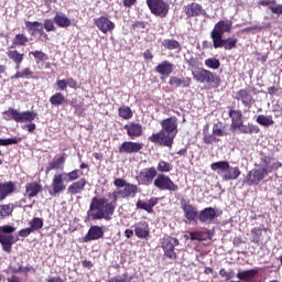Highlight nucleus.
Returning <instances> with one entry per match:
<instances>
[{
	"instance_id": "48",
	"label": "nucleus",
	"mask_w": 282,
	"mask_h": 282,
	"mask_svg": "<svg viewBox=\"0 0 282 282\" xmlns=\"http://www.w3.org/2000/svg\"><path fill=\"white\" fill-rule=\"evenodd\" d=\"M118 113L123 120H131V118H133V111H131V108L128 106L120 107Z\"/></svg>"
},
{
	"instance_id": "61",
	"label": "nucleus",
	"mask_w": 282,
	"mask_h": 282,
	"mask_svg": "<svg viewBox=\"0 0 282 282\" xmlns=\"http://www.w3.org/2000/svg\"><path fill=\"white\" fill-rule=\"evenodd\" d=\"M180 86L184 87V88H188L191 87V85H193V78L191 77H184V78H180Z\"/></svg>"
},
{
	"instance_id": "43",
	"label": "nucleus",
	"mask_w": 282,
	"mask_h": 282,
	"mask_svg": "<svg viewBox=\"0 0 282 282\" xmlns=\"http://www.w3.org/2000/svg\"><path fill=\"white\" fill-rule=\"evenodd\" d=\"M30 43V39L24 33H18L15 34L13 39V45L18 47H25Z\"/></svg>"
},
{
	"instance_id": "59",
	"label": "nucleus",
	"mask_w": 282,
	"mask_h": 282,
	"mask_svg": "<svg viewBox=\"0 0 282 282\" xmlns=\"http://www.w3.org/2000/svg\"><path fill=\"white\" fill-rule=\"evenodd\" d=\"M55 85L59 91L67 90V79H57Z\"/></svg>"
},
{
	"instance_id": "50",
	"label": "nucleus",
	"mask_w": 282,
	"mask_h": 282,
	"mask_svg": "<svg viewBox=\"0 0 282 282\" xmlns=\"http://www.w3.org/2000/svg\"><path fill=\"white\" fill-rule=\"evenodd\" d=\"M84 173L83 171L75 169L68 173H66V176L68 177V182H76V180H79L83 177Z\"/></svg>"
},
{
	"instance_id": "62",
	"label": "nucleus",
	"mask_w": 282,
	"mask_h": 282,
	"mask_svg": "<svg viewBox=\"0 0 282 282\" xmlns=\"http://www.w3.org/2000/svg\"><path fill=\"white\" fill-rule=\"evenodd\" d=\"M70 107L75 109V116H83L85 113V108L83 107V105L70 104Z\"/></svg>"
},
{
	"instance_id": "10",
	"label": "nucleus",
	"mask_w": 282,
	"mask_h": 282,
	"mask_svg": "<svg viewBox=\"0 0 282 282\" xmlns=\"http://www.w3.org/2000/svg\"><path fill=\"white\" fill-rule=\"evenodd\" d=\"M155 177H158V170L151 166L141 170L137 176V181L141 186H151L155 182Z\"/></svg>"
},
{
	"instance_id": "31",
	"label": "nucleus",
	"mask_w": 282,
	"mask_h": 282,
	"mask_svg": "<svg viewBox=\"0 0 282 282\" xmlns=\"http://www.w3.org/2000/svg\"><path fill=\"white\" fill-rule=\"evenodd\" d=\"M134 235L139 239H147L151 235V229L149 228V223L140 221L134 224Z\"/></svg>"
},
{
	"instance_id": "18",
	"label": "nucleus",
	"mask_w": 282,
	"mask_h": 282,
	"mask_svg": "<svg viewBox=\"0 0 282 282\" xmlns=\"http://www.w3.org/2000/svg\"><path fill=\"white\" fill-rule=\"evenodd\" d=\"M141 149H144V143L124 141L119 145V153H140Z\"/></svg>"
},
{
	"instance_id": "54",
	"label": "nucleus",
	"mask_w": 282,
	"mask_h": 282,
	"mask_svg": "<svg viewBox=\"0 0 282 282\" xmlns=\"http://www.w3.org/2000/svg\"><path fill=\"white\" fill-rule=\"evenodd\" d=\"M219 275L221 279H226V281H230V279H235V270L226 271V269L219 270Z\"/></svg>"
},
{
	"instance_id": "9",
	"label": "nucleus",
	"mask_w": 282,
	"mask_h": 282,
	"mask_svg": "<svg viewBox=\"0 0 282 282\" xmlns=\"http://www.w3.org/2000/svg\"><path fill=\"white\" fill-rule=\"evenodd\" d=\"M267 175H268L267 167L253 169L249 171V173L243 180V183L247 184L248 186H259V183L263 182Z\"/></svg>"
},
{
	"instance_id": "34",
	"label": "nucleus",
	"mask_w": 282,
	"mask_h": 282,
	"mask_svg": "<svg viewBox=\"0 0 282 282\" xmlns=\"http://www.w3.org/2000/svg\"><path fill=\"white\" fill-rule=\"evenodd\" d=\"M259 274V269H249L246 271H239L236 276L239 281L252 282L254 278Z\"/></svg>"
},
{
	"instance_id": "57",
	"label": "nucleus",
	"mask_w": 282,
	"mask_h": 282,
	"mask_svg": "<svg viewBox=\"0 0 282 282\" xmlns=\"http://www.w3.org/2000/svg\"><path fill=\"white\" fill-rule=\"evenodd\" d=\"M43 26H44V30H46V32H56V26L54 25V21H52L51 19H45Z\"/></svg>"
},
{
	"instance_id": "2",
	"label": "nucleus",
	"mask_w": 282,
	"mask_h": 282,
	"mask_svg": "<svg viewBox=\"0 0 282 282\" xmlns=\"http://www.w3.org/2000/svg\"><path fill=\"white\" fill-rule=\"evenodd\" d=\"M3 120L7 121L13 120V122H18L20 124L30 122L23 127V129L29 131V133H34V131H36V123H34V120L39 117V113L34 111L26 110L21 112L18 109L9 108L3 111Z\"/></svg>"
},
{
	"instance_id": "42",
	"label": "nucleus",
	"mask_w": 282,
	"mask_h": 282,
	"mask_svg": "<svg viewBox=\"0 0 282 282\" xmlns=\"http://www.w3.org/2000/svg\"><path fill=\"white\" fill-rule=\"evenodd\" d=\"M29 56H33L36 65H39V63H45V61H48L50 59V56H47V54H45V52L43 51H31L29 53Z\"/></svg>"
},
{
	"instance_id": "7",
	"label": "nucleus",
	"mask_w": 282,
	"mask_h": 282,
	"mask_svg": "<svg viewBox=\"0 0 282 282\" xmlns=\"http://www.w3.org/2000/svg\"><path fill=\"white\" fill-rule=\"evenodd\" d=\"M153 186L158 188V191H169L170 193H176L180 191V186L171 180V177L166 174H156L154 178Z\"/></svg>"
},
{
	"instance_id": "38",
	"label": "nucleus",
	"mask_w": 282,
	"mask_h": 282,
	"mask_svg": "<svg viewBox=\"0 0 282 282\" xmlns=\"http://www.w3.org/2000/svg\"><path fill=\"white\" fill-rule=\"evenodd\" d=\"M48 101L53 107H63L67 102V98L63 93H55L50 97Z\"/></svg>"
},
{
	"instance_id": "58",
	"label": "nucleus",
	"mask_w": 282,
	"mask_h": 282,
	"mask_svg": "<svg viewBox=\"0 0 282 282\" xmlns=\"http://www.w3.org/2000/svg\"><path fill=\"white\" fill-rule=\"evenodd\" d=\"M213 133L216 138H224V135H227L224 129H221L217 123L213 126Z\"/></svg>"
},
{
	"instance_id": "27",
	"label": "nucleus",
	"mask_w": 282,
	"mask_h": 282,
	"mask_svg": "<svg viewBox=\"0 0 282 282\" xmlns=\"http://www.w3.org/2000/svg\"><path fill=\"white\" fill-rule=\"evenodd\" d=\"M158 202H160V198L158 197H151L149 200L144 202L142 199H139L135 204L138 210H145V213H153V208L158 206Z\"/></svg>"
},
{
	"instance_id": "45",
	"label": "nucleus",
	"mask_w": 282,
	"mask_h": 282,
	"mask_svg": "<svg viewBox=\"0 0 282 282\" xmlns=\"http://www.w3.org/2000/svg\"><path fill=\"white\" fill-rule=\"evenodd\" d=\"M262 239H263V229L259 227H254L253 229H251V243H256L257 246H259Z\"/></svg>"
},
{
	"instance_id": "24",
	"label": "nucleus",
	"mask_w": 282,
	"mask_h": 282,
	"mask_svg": "<svg viewBox=\"0 0 282 282\" xmlns=\"http://www.w3.org/2000/svg\"><path fill=\"white\" fill-rule=\"evenodd\" d=\"M42 191H43V185H41V183L36 181L26 183L24 197H28V199H32L33 197H36L39 193H41Z\"/></svg>"
},
{
	"instance_id": "26",
	"label": "nucleus",
	"mask_w": 282,
	"mask_h": 282,
	"mask_svg": "<svg viewBox=\"0 0 282 282\" xmlns=\"http://www.w3.org/2000/svg\"><path fill=\"white\" fill-rule=\"evenodd\" d=\"M156 74H160V76H164L165 78H169L173 74V70L175 69L173 63L169 61H163L159 65L155 66Z\"/></svg>"
},
{
	"instance_id": "13",
	"label": "nucleus",
	"mask_w": 282,
	"mask_h": 282,
	"mask_svg": "<svg viewBox=\"0 0 282 282\" xmlns=\"http://www.w3.org/2000/svg\"><path fill=\"white\" fill-rule=\"evenodd\" d=\"M232 32L231 20H220L212 30L209 36H224V34H230Z\"/></svg>"
},
{
	"instance_id": "6",
	"label": "nucleus",
	"mask_w": 282,
	"mask_h": 282,
	"mask_svg": "<svg viewBox=\"0 0 282 282\" xmlns=\"http://www.w3.org/2000/svg\"><path fill=\"white\" fill-rule=\"evenodd\" d=\"M147 6L154 17H160V19H166L171 6L164 0H147Z\"/></svg>"
},
{
	"instance_id": "17",
	"label": "nucleus",
	"mask_w": 282,
	"mask_h": 282,
	"mask_svg": "<svg viewBox=\"0 0 282 282\" xmlns=\"http://www.w3.org/2000/svg\"><path fill=\"white\" fill-rule=\"evenodd\" d=\"M219 217V212L213 207H206L198 213L200 224H212Z\"/></svg>"
},
{
	"instance_id": "3",
	"label": "nucleus",
	"mask_w": 282,
	"mask_h": 282,
	"mask_svg": "<svg viewBox=\"0 0 282 282\" xmlns=\"http://www.w3.org/2000/svg\"><path fill=\"white\" fill-rule=\"evenodd\" d=\"M192 76L196 83H200L203 85H210L213 89H218L221 85V77L219 75L206 69L198 68L192 72Z\"/></svg>"
},
{
	"instance_id": "63",
	"label": "nucleus",
	"mask_w": 282,
	"mask_h": 282,
	"mask_svg": "<svg viewBox=\"0 0 282 282\" xmlns=\"http://www.w3.org/2000/svg\"><path fill=\"white\" fill-rule=\"evenodd\" d=\"M66 85L67 87H69L70 89H78V87H80L78 85V82H76V79H74V77H69L66 79Z\"/></svg>"
},
{
	"instance_id": "37",
	"label": "nucleus",
	"mask_w": 282,
	"mask_h": 282,
	"mask_svg": "<svg viewBox=\"0 0 282 282\" xmlns=\"http://www.w3.org/2000/svg\"><path fill=\"white\" fill-rule=\"evenodd\" d=\"M239 175H241V170H239L238 166L231 167L229 164V169L223 174V180H225V182H230L232 180H238Z\"/></svg>"
},
{
	"instance_id": "33",
	"label": "nucleus",
	"mask_w": 282,
	"mask_h": 282,
	"mask_svg": "<svg viewBox=\"0 0 282 282\" xmlns=\"http://www.w3.org/2000/svg\"><path fill=\"white\" fill-rule=\"evenodd\" d=\"M65 155H61L57 159H53L51 162H48L45 173H50L51 171H63L65 169Z\"/></svg>"
},
{
	"instance_id": "39",
	"label": "nucleus",
	"mask_w": 282,
	"mask_h": 282,
	"mask_svg": "<svg viewBox=\"0 0 282 282\" xmlns=\"http://www.w3.org/2000/svg\"><path fill=\"white\" fill-rule=\"evenodd\" d=\"M229 162L228 161H218L210 164L212 171H215L218 173V175H225L226 171L229 169Z\"/></svg>"
},
{
	"instance_id": "56",
	"label": "nucleus",
	"mask_w": 282,
	"mask_h": 282,
	"mask_svg": "<svg viewBox=\"0 0 282 282\" xmlns=\"http://www.w3.org/2000/svg\"><path fill=\"white\" fill-rule=\"evenodd\" d=\"M269 10L272 14H276V17H282V4L273 3L269 7Z\"/></svg>"
},
{
	"instance_id": "35",
	"label": "nucleus",
	"mask_w": 282,
	"mask_h": 282,
	"mask_svg": "<svg viewBox=\"0 0 282 282\" xmlns=\"http://www.w3.org/2000/svg\"><path fill=\"white\" fill-rule=\"evenodd\" d=\"M53 21L57 25V28L67 29L72 26V20L67 18V15L63 12H57L53 18Z\"/></svg>"
},
{
	"instance_id": "15",
	"label": "nucleus",
	"mask_w": 282,
	"mask_h": 282,
	"mask_svg": "<svg viewBox=\"0 0 282 282\" xmlns=\"http://www.w3.org/2000/svg\"><path fill=\"white\" fill-rule=\"evenodd\" d=\"M95 25L102 34H109V32L116 30V23L111 22V20L105 15L95 19Z\"/></svg>"
},
{
	"instance_id": "1",
	"label": "nucleus",
	"mask_w": 282,
	"mask_h": 282,
	"mask_svg": "<svg viewBox=\"0 0 282 282\" xmlns=\"http://www.w3.org/2000/svg\"><path fill=\"white\" fill-rule=\"evenodd\" d=\"M138 195V185L128 183L121 189H115L108 193V198L94 196L87 212L88 219L93 221H98L105 219L106 221H111L113 213L118 207V199H131ZM110 200V202H109Z\"/></svg>"
},
{
	"instance_id": "25",
	"label": "nucleus",
	"mask_w": 282,
	"mask_h": 282,
	"mask_svg": "<svg viewBox=\"0 0 282 282\" xmlns=\"http://www.w3.org/2000/svg\"><path fill=\"white\" fill-rule=\"evenodd\" d=\"M14 191H17V183L12 181L0 183V202L12 195Z\"/></svg>"
},
{
	"instance_id": "22",
	"label": "nucleus",
	"mask_w": 282,
	"mask_h": 282,
	"mask_svg": "<svg viewBox=\"0 0 282 282\" xmlns=\"http://www.w3.org/2000/svg\"><path fill=\"white\" fill-rule=\"evenodd\" d=\"M236 131H238V133L242 134V135H254L257 133H260L261 128H259V126L252 123V122H248V123H243V121L236 128Z\"/></svg>"
},
{
	"instance_id": "4",
	"label": "nucleus",
	"mask_w": 282,
	"mask_h": 282,
	"mask_svg": "<svg viewBox=\"0 0 282 282\" xmlns=\"http://www.w3.org/2000/svg\"><path fill=\"white\" fill-rule=\"evenodd\" d=\"M15 231L17 227L14 226H0V245L3 252H7V254H10L12 252V246H14L15 241H19V239L14 238V236L12 235Z\"/></svg>"
},
{
	"instance_id": "32",
	"label": "nucleus",
	"mask_w": 282,
	"mask_h": 282,
	"mask_svg": "<svg viewBox=\"0 0 282 282\" xmlns=\"http://www.w3.org/2000/svg\"><path fill=\"white\" fill-rule=\"evenodd\" d=\"M228 116L231 119V131H237L239 124L243 122V112L241 110L230 109Z\"/></svg>"
},
{
	"instance_id": "14",
	"label": "nucleus",
	"mask_w": 282,
	"mask_h": 282,
	"mask_svg": "<svg viewBox=\"0 0 282 282\" xmlns=\"http://www.w3.org/2000/svg\"><path fill=\"white\" fill-rule=\"evenodd\" d=\"M63 173L55 174L52 180L51 188L48 191L50 195L52 197H56V195H61V193H64L65 188H67V185H65V181L63 180Z\"/></svg>"
},
{
	"instance_id": "5",
	"label": "nucleus",
	"mask_w": 282,
	"mask_h": 282,
	"mask_svg": "<svg viewBox=\"0 0 282 282\" xmlns=\"http://www.w3.org/2000/svg\"><path fill=\"white\" fill-rule=\"evenodd\" d=\"M149 142L152 144H158L159 147H166L167 149H173V142H175V134L160 130L159 132L152 133L148 138Z\"/></svg>"
},
{
	"instance_id": "41",
	"label": "nucleus",
	"mask_w": 282,
	"mask_h": 282,
	"mask_svg": "<svg viewBox=\"0 0 282 282\" xmlns=\"http://www.w3.org/2000/svg\"><path fill=\"white\" fill-rule=\"evenodd\" d=\"M161 45L165 48V50H182V44H180V42L177 40H173V39H165L162 41Z\"/></svg>"
},
{
	"instance_id": "49",
	"label": "nucleus",
	"mask_w": 282,
	"mask_h": 282,
	"mask_svg": "<svg viewBox=\"0 0 282 282\" xmlns=\"http://www.w3.org/2000/svg\"><path fill=\"white\" fill-rule=\"evenodd\" d=\"M30 228L31 230H33V232H36V230H41V228H43V218L34 217L30 221Z\"/></svg>"
},
{
	"instance_id": "30",
	"label": "nucleus",
	"mask_w": 282,
	"mask_h": 282,
	"mask_svg": "<svg viewBox=\"0 0 282 282\" xmlns=\"http://www.w3.org/2000/svg\"><path fill=\"white\" fill-rule=\"evenodd\" d=\"M7 56L9 61H12V63H14L15 69H21V65L25 58V54L20 53L19 51L12 50V47H10L7 51Z\"/></svg>"
},
{
	"instance_id": "51",
	"label": "nucleus",
	"mask_w": 282,
	"mask_h": 282,
	"mask_svg": "<svg viewBox=\"0 0 282 282\" xmlns=\"http://www.w3.org/2000/svg\"><path fill=\"white\" fill-rule=\"evenodd\" d=\"M205 65L209 69H219V67L221 66V63L219 62V59L212 57V58L205 59Z\"/></svg>"
},
{
	"instance_id": "46",
	"label": "nucleus",
	"mask_w": 282,
	"mask_h": 282,
	"mask_svg": "<svg viewBox=\"0 0 282 282\" xmlns=\"http://www.w3.org/2000/svg\"><path fill=\"white\" fill-rule=\"evenodd\" d=\"M12 213H14L13 204L0 205V219H6V217L12 216Z\"/></svg>"
},
{
	"instance_id": "28",
	"label": "nucleus",
	"mask_w": 282,
	"mask_h": 282,
	"mask_svg": "<svg viewBox=\"0 0 282 282\" xmlns=\"http://www.w3.org/2000/svg\"><path fill=\"white\" fill-rule=\"evenodd\" d=\"M85 186H87V178L82 177L80 180L73 182L67 187V193L68 195H80V193L85 191Z\"/></svg>"
},
{
	"instance_id": "44",
	"label": "nucleus",
	"mask_w": 282,
	"mask_h": 282,
	"mask_svg": "<svg viewBox=\"0 0 282 282\" xmlns=\"http://www.w3.org/2000/svg\"><path fill=\"white\" fill-rule=\"evenodd\" d=\"M171 171H173V164L164 160L159 161L156 165V173L164 175V173H171Z\"/></svg>"
},
{
	"instance_id": "52",
	"label": "nucleus",
	"mask_w": 282,
	"mask_h": 282,
	"mask_svg": "<svg viewBox=\"0 0 282 282\" xmlns=\"http://www.w3.org/2000/svg\"><path fill=\"white\" fill-rule=\"evenodd\" d=\"M21 140H22L21 138H9V139L0 138V147H10L12 144H19Z\"/></svg>"
},
{
	"instance_id": "8",
	"label": "nucleus",
	"mask_w": 282,
	"mask_h": 282,
	"mask_svg": "<svg viewBox=\"0 0 282 282\" xmlns=\"http://www.w3.org/2000/svg\"><path fill=\"white\" fill-rule=\"evenodd\" d=\"M210 39L213 41L214 50L225 48L226 52H230V50H237V43H239L237 37L224 39V35H210Z\"/></svg>"
},
{
	"instance_id": "47",
	"label": "nucleus",
	"mask_w": 282,
	"mask_h": 282,
	"mask_svg": "<svg viewBox=\"0 0 282 282\" xmlns=\"http://www.w3.org/2000/svg\"><path fill=\"white\" fill-rule=\"evenodd\" d=\"M256 122L261 127H272V124H274V119L272 116L259 115Z\"/></svg>"
},
{
	"instance_id": "21",
	"label": "nucleus",
	"mask_w": 282,
	"mask_h": 282,
	"mask_svg": "<svg viewBox=\"0 0 282 282\" xmlns=\"http://www.w3.org/2000/svg\"><path fill=\"white\" fill-rule=\"evenodd\" d=\"M162 131L170 135H177V117H170L161 121Z\"/></svg>"
},
{
	"instance_id": "36",
	"label": "nucleus",
	"mask_w": 282,
	"mask_h": 282,
	"mask_svg": "<svg viewBox=\"0 0 282 282\" xmlns=\"http://www.w3.org/2000/svg\"><path fill=\"white\" fill-rule=\"evenodd\" d=\"M189 239L192 241H208V239H213V234L210 230H197L189 232Z\"/></svg>"
},
{
	"instance_id": "12",
	"label": "nucleus",
	"mask_w": 282,
	"mask_h": 282,
	"mask_svg": "<svg viewBox=\"0 0 282 282\" xmlns=\"http://www.w3.org/2000/svg\"><path fill=\"white\" fill-rule=\"evenodd\" d=\"M161 243L164 251V256L167 259H172V261H175V259H177L175 247L180 246V240L177 238L167 237L164 238Z\"/></svg>"
},
{
	"instance_id": "20",
	"label": "nucleus",
	"mask_w": 282,
	"mask_h": 282,
	"mask_svg": "<svg viewBox=\"0 0 282 282\" xmlns=\"http://www.w3.org/2000/svg\"><path fill=\"white\" fill-rule=\"evenodd\" d=\"M124 131H127V135L131 138V140H135V138H142L144 131L142 130V126L138 122H129L123 127Z\"/></svg>"
},
{
	"instance_id": "29",
	"label": "nucleus",
	"mask_w": 282,
	"mask_h": 282,
	"mask_svg": "<svg viewBox=\"0 0 282 282\" xmlns=\"http://www.w3.org/2000/svg\"><path fill=\"white\" fill-rule=\"evenodd\" d=\"M184 12L187 19H193L194 17H200L204 12V7L197 2H192L185 6Z\"/></svg>"
},
{
	"instance_id": "55",
	"label": "nucleus",
	"mask_w": 282,
	"mask_h": 282,
	"mask_svg": "<svg viewBox=\"0 0 282 282\" xmlns=\"http://www.w3.org/2000/svg\"><path fill=\"white\" fill-rule=\"evenodd\" d=\"M108 282H131L129 280V274L123 273L122 275H115L108 280Z\"/></svg>"
},
{
	"instance_id": "23",
	"label": "nucleus",
	"mask_w": 282,
	"mask_h": 282,
	"mask_svg": "<svg viewBox=\"0 0 282 282\" xmlns=\"http://www.w3.org/2000/svg\"><path fill=\"white\" fill-rule=\"evenodd\" d=\"M182 210L187 221H197V219H199V212L197 210V207L193 206L192 204L184 203L182 205Z\"/></svg>"
},
{
	"instance_id": "19",
	"label": "nucleus",
	"mask_w": 282,
	"mask_h": 282,
	"mask_svg": "<svg viewBox=\"0 0 282 282\" xmlns=\"http://www.w3.org/2000/svg\"><path fill=\"white\" fill-rule=\"evenodd\" d=\"M25 28L31 36H36V34H40V36H43L44 39L47 40V34L43 30V23L39 21H26L25 22Z\"/></svg>"
},
{
	"instance_id": "60",
	"label": "nucleus",
	"mask_w": 282,
	"mask_h": 282,
	"mask_svg": "<svg viewBox=\"0 0 282 282\" xmlns=\"http://www.w3.org/2000/svg\"><path fill=\"white\" fill-rule=\"evenodd\" d=\"M128 184H129V182H127V180H124V178H116L113 181V185L120 189L124 188Z\"/></svg>"
},
{
	"instance_id": "16",
	"label": "nucleus",
	"mask_w": 282,
	"mask_h": 282,
	"mask_svg": "<svg viewBox=\"0 0 282 282\" xmlns=\"http://www.w3.org/2000/svg\"><path fill=\"white\" fill-rule=\"evenodd\" d=\"M105 237V229L98 225H93L88 229V232L83 238L84 243H89V241H98Z\"/></svg>"
},
{
	"instance_id": "53",
	"label": "nucleus",
	"mask_w": 282,
	"mask_h": 282,
	"mask_svg": "<svg viewBox=\"0 0 282 282\" xmlns=\"http://www.w3.org/2000/svg\"><path fill=\"white\" fill-rule=\"evenodd\" d=\"M203 142L205 144H215V142H219V139L214 133H205Z\"/></svg>"
},
{
	"instance_id": "11",
	"label": "nucleus",
	"mask_w": 282,
	"mask_h": 282,
	"mask_svg": "<svg viewBox=\"0 0 282 282\" xmlns=\"http://www.w3.org/2000/svg\"><path fill=\"white\" fill-rule=\"evenodd\" d=\"M234 100H238L246 109H251L254 104V97H252V93L248 88H241L234 93Z\"/></svg>"
},
{
	"instance_id": "40",
	"label": "nucleus",
	"mask_w": 282,
	"mask_h": 282,
	"mask_svg": "<svg viewBox=\"0 0 282 282\" xmlns=\"http://www.w3.org/2000/svg\"><path fill=\"white\" fill-rule=\"evenodd\" d=\"M19 78H34V70L30 67H24L22 70L17 69V73L11 76V80H19Z\"/></svg>"
},
{
	"instance_id": "64",
	"label": "nucleus",
	"mask_w": 282,
	"mask_h": 282,
	"mask_svg": "<svg viewBox=\"0 0 282 282\" xmlns=\"http://www.w3.org/2000/svg\"><path fill=\"white\" fill-rule=\"evenodd\" d=\"M180 84H181V82H180V78L177 76H171L170 77L169 85L171 87L178 88V87H181Z\"/></svg>"
}]
</instances>
